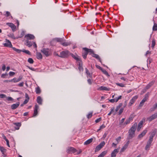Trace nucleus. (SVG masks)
Instances as JSON below:
<instances>
[{
    "label": "nucleus",
    "instance_id": "f257e3e1",
    "mask_svg": "<svg viewBox=\"0 0 157 157\" xmlns=\"http://www.w3.org/2000/svg\"><path fill=\"white\" fill-rule=\"evenodd\" d=\"M137 125L136 123H134L129 130L128 137L127 138L128 140L132 139L134 137Z\"/></svg>",
    "mask_w": 157,
    "mask_h": 157
},
{
    "label": "nucleus",
    "instance_id": "f03ea898",
    "mask_svg": "<svg viewBox=\"0 0 157 157\" xmlns=\"http://www.w3.org/2000/svg\"><path fill=\"white\" fill-rule=\"evenodd\" d=\"M70 56V52L68 51H63L60 53L59 57L66 58Z\"/></svg>",
    "mask_w": 157,
    "mask_h": 157
},
{
    "label": "nucleus",
    "instance_id": "7ed1b4c3",
    "mask_svg": "<svg viewBox=\"0 0 157 157\" xmlns=\"http://www.w3.org/2000/svg\"><path fill=\"white\" fill-rule=\"evenodd\" d=\"M49 50V49L48 48H44L41 50V52L46 57H48L51 55V53Z\"/></svg>",
    "mask_w": 157,
    "mask_h": 157
},
{
    "label": "nucleus",
    "instance_id": "20e7f679",
    "mask_svg": "<svg viewBox=\"0 0 157 157\" xmlns=\"http://www.w3.org/2000/svg\"><path fill=\"white\" fill-rule=\"evenodd\" d=\"M149 93L147 92L145 95V97L143 100L141 101V102L140 103L139 106L140 107L142 106L144 103L147 100L149 97Z\"/></svg>",
    "mask_w": 157,
    "mask_h": 157
},
{
    "label": "nucleus",
    "instance_id": "39448f33",
    "mask_svg": "<svg viewBox=\"0 0 157 157\" xmlns=\"http://www.w3.org/2000/svg\"><path fill=\"white\" fill-rule=\"evenodd\" d=\"M105 143L104 141L101 142L98 145L96 146L95 148V151L96 152L99 151L105 145Z\"/></svg>",
    "mask_w": 157,
    "mask_h": 157
},
{
    "label": "nucleus",
    "instance_id": "423d86ee",
    "mask_svg": "<svg viewBox=\"0 0 157 157\" xmlns=\"http://www.w3.org/2000/svg\"><path fill=\"white\" fill-rule=\"evenodd\" d=\"M77 150L74 148L71 147H68L67 148V152L68 154L71 153H75L77 151Z\"/></svg>",
    "mask_w": 157,
    "mask_h": 157
},
{
    "label": "nucleus",
    "instance_id": "0eeeda50",
    "mask_svg": "<svg viewBox=\"0 0 157 157\" xmlns=\"http://www.w3.org/2000/svg\"><path fill=\"white\" fill-rule=\"evenodd\" d=\"M157 118V113H155L152 114L149 117L147 118V120H148L149 122H151L153 120Z\"/></svg>",
    "mask_w": 157,
    "mask_h": 157
},
{
    "label": "nucleus",
    "instance_id": "6e6552de",
    "mask_svg": "<svg viewBox=\"0 0 157 157\" xmlns=\"http://www.w3.org/2000/svg\"><path fill=\"white\" fill-rule=\"evenodd\" d=\"M82 49L85 51V52L82 53V56L84 59H86V58L87 56L88 53V51H87L88 48H83Z\"/></svg>",
    "mask_w": 157,
    "mask_h": 157
},
{
    "label": "nucleus",
    "instance_id": "1a4fd4ad",
    "mask_svg": "<svg viewBox=\"0 0 157 157\" xmlns=\"http://www.w3.org/2000/svg\"><path fill=\"white\" fill-rule=\"evenodd\" d=\"M25 37L26 38L27 40H33L35 38V37L33 35L30 34H28L25 35Z\"/></svg>",
    "mask_w": 157,
    "mask_h": 157
},
{
    "label": "nucleus",
    "instance_id": "9d476101",
    "mask_svg": "<svg viewBox=\"0 0 157 157\" xmlns=\"http://www.w3.org/2000/svg\"><path fill=\"white\" fill-rule=\"evenodd\" d=\"M6 24L8 26L11 28L13 31L14 32L16 31V27L14 24L11 23H7Z\"/></svg>",
    "mask_w": 157,
    "mask_h": 157
},
{
    "label": "nucleus",
    "instance_id": "9b49d317",
    "mask_svg": "<svg viewBox=\"0 0 157 157\" xmlns=\"http://www.w3.org/2000/svg\"><path fill=\"white\" fill-rule=\"evenodd\" d=\"M54 40H56L58 42H61L63 41V39L60 38H56L53 39L50 42V43L51 45H52V44Z\"/></svg>",
    "mask_w": 157,
    "mask_h": 157
},
{
    "label": "nucleus",
    "instance_id": "f8f14e48",
    "mask_svg": "<svg viewBox=\"0 0 157 157\" xmlns=\"http://www.w3.org/2000/svg\"><path fill=\"white\" fill-rule=\"evenodd\" d=\"M138 96H135L134 97L130 100L129 103L128 105L129 106H131L132 104L138 98Z\"/></svg>",
    "mask_w": 157,
    "mask_h": 157
},
{
    "label": "nucleus",
    "instance_id": "ddd939ff",
    "mask_svg": "<svg viewBox=\"0 0 157 157\" xmlns=\"http://www.w3.org/2000/svg\"><path fill=\"white\" fill-rule=\"evenodd\" d=\"M119 148L114 149L111 153V157H116V154L119 152Z\"/></svg>",
    "mask_w": 157,
    "mask_h": 157
},
{
    "label": "nucleus",
    "instance_id": "4468645a",
    "mask_svg": "<svg viewBox=\"0 0 157 157\" xmlns=\"http://www.w3.org/2000/svg\"><path fill=\"white\" fill-rule=\"evenodd\" d=\"M78 68L80 71H83V69L82 67V60H80L78 61Z\"/></svg>",
    "mask_w": 157,
    "mask_h": 157
},
{
    "label": "nucleus",
    "instance_id": "2eb2a0df",
    "mask_svg": "<svg viewBox=\"0 0 157 157\" xmlns=\"http://www.w3.org/2000/svg\"><path fill=\"white\" fill-rule=\"evenodd\" d=\"M22 78V76H20L19 78L17 79L16 78H14L11 80H10V82H16L20 81Z\"/></svg>",
    "mask_w": 157,
    "mask_h": 157
},
{
    "label": "nucleus",
    "instance_id": "dca6fc26",
    "mask_svg": "<svg viewBox=\"0 0 157 157\" xmlns=\"http://www.w3.org/2000/svg\"><path fill=\"white\" fill-rule=\"evenodd\" d=\"M147 130L146 129L144 130L143 132L139 135L138 136V139H139L142 138L146 133Z\"/></svg>",
    "mask_w": 157,
    "mask_h": 157
},
{
    "label": "nucleus",
    "instance_id": "f3484780",
    "mask_svg": "<svg viewBox=\"0 0 157 157\" xmlns=\"http://www.w3.org/2000/svg\"><path fill=\"white\" fill-rule=\"evenodd\" d=\"M20 105L19 102H17L16 104H14L11 105V108L12 109H15L17 108Z\"/></svg>",
    "mask_w": 157,
    "mask_h": 157
},
{
    "label": "nucleus",
    "instance_id": "a211bd4d",
    "mask_svg": "<svg viewBox=\"0 0 157 157\" xmlns=\"http://www.w3.org/2000/svg\"><path fill=\"white\" fill-rule=\"evenodd\" d=\"M71 55V56L75 60H76L78 62L81 60V59L79 56H78V57H76L74 55L71 53H70V55Z\"/></svg>",
    "mask_w": 157,
    "mask_h": 157
},
{
    "label": "nucleus",
    "instance_id": "6ab92c4d",
    "mask_svg": "<svg viewBox=\"0 0 157 157\" xmlns=\"http://www.w3.org/2000/svg\"><path fill=\"white\" fill-rule=\"evenodd\" d=\"M143 124V121H140V122L139 123L137 129V130L138 132H139L140 130V129L142 127Z\"/></svg>",
    "mask_w": 157,
    "mask_h": 157
},
{
    "label": "nucleus",
    "instance_id": "aec40b11",
    "mask_svg": "<svg viewBox=\"0 0 157 157\" xmlns=\"http://www.w3.org/2000/svg\"><path fill=\"white\" fill-rule=\"evenodd\" d=\"M36 101L37 102L39 105H42V99L40 96H38L37 97Z\"/></svg>",
    "mask_w": 157,
    "mask_h": 157
},
{
    "label": "nucleus",
    "instance_id": "412c9836",
    "mask_svg": "<svg viewBox=\"0 0 157 157\" xmlns=\"http://www.w3.org/2000/svg\"><path fill=\"white\" fill-rule=\"evenodd\" d=\"M98 90H103L106 91H109V88H108L106 87L103 86H101L99 87L98 89Z\"/></svg>",
    "mask_w": 157,
    "mask_h": 157
},
{
    "label": "nucleus",
    "instance_id": "4be33fe9",
    "mask_svg": "<svg viewBox=\"0 0 157 157\" xmlns=\"http://www.w3.org/2000/svg\"><path fill=\"white\" fill-rule=\"evenodd\" d=\"M36 58L39 59H42V56L41 53L40 52H37Z\"/></svg>",
    "mask_w": 157,
    "mask_h": 157
},
{
    "label": "nucleus",
    "instance_id": "5701e85b",
    "mask_svg": "<svg viewBox=\"0 0 157 157\" xmlns=\"http://www.w3.org/2000/svg\"><path fill=\"white\" fill-rule=\"evenodd\" d=\"M92 56L93 57H95L97 59H98L101 63V59L100 58V57L98 55H97L95 53H94L93 54V55H92Z\"/></svg>",
    "mask_w": 157,
    "mask_h": 157
},
{
    "label": "nucleus",
    "instance_id": "b1692460",
    "mask_svg": "<svg viewBox=\"0 0 157 157\" xmlns=\"http://www.w3.org/2000/svg\"><path fill=\"white\" fill-rule=\"evenodd\" d=\"M93 138H90L86 141L84 143V144L85 145H88L89 144H90L93 141Z\"/></svg>",
    "mask_w": 157,
    "mask_h": 157
},
{
    "label": "nucleus",
    "instance_id": "393cba45",
    "mask_svg": "<svg viewBox=\"0 0 157 157\" xmlns=\"http://www.w3.org/2000/svg\"><path fill=\"white\" fill-rule=\"evenodd\" d=\"M154 82H152L149 83L146 86L145 88L147 90L149 89L150 87H151L153 84Z\"/></svg>",
    "mask_w": 157,
    "mask_h": 157
},
{
    "label": "nucleus",
    "instance_id": "a878e982",
    "mask_svg": "<svg viewBox=\"0 0 157 157\" xmlns=\"http://www.w3.org/2000/svg\"><path fill=\"white\" fill-rule=\"evenodd\" d=\"M14 124L16 125L17 127V128H15V129L17 130H18L19 128L20 127L21 125V123L20 122L18 123H13Z\"/></svg>",
    "mask_w": 157,
    "mask_h": 157
},
{
    "label": "nucleus",
    "instance_id": "bb28decb",
    "mask_svg": "<svg viewBox=\"0 0 157 157\" xmlns=\"http://www.w3.org/2000/svg\"><path fill=\"white\" fill-rule=\"evenodd\" d=\"M4 46L6 47H9L10 48H12V45L11 44V42H10V43H5L4 44Z\"/></svg>",
    "mask_w": 157,
    "mask_h": 157
},
{
    "label": "nucleus",
    "instance_id": "cd10ccee",
    "mask_svg": "<svg viewBox=\"0 0 157 157\" xmlns=\"http://www.w3.org/2000/svg\"><path fill=\"white\" fill-rule=\"evenodd\" d=\"M107 153V151H104L101 153L97 157H103Z\"/></svg>",
    "mask_w": 157,
    "mask_h": 157
},
{
    "label": "nucleus",
    "instance_id": "c85d7f7f",
    "mask_svg": "<svg viewBox=\"0 0 157 157\" xmlns=\"http://www.w3.org/2000/svg\"><path fill=\"white\" fill-rule=\"evenodd\" d=\"M26 45L29 47H31L32 45V43L31 42L29 41L28 40H26Z\"/></svg>",
    "mask_w": 157,
    "mask_h": 157
},
{
    "label": "nucleus",
    "instance_id": "c756f323",
    "mask_svg": "<svg viewBox=\"0 0 157 157\" xmlns=\"http://www.w3.org/2000/svg\"><path fill=\"white\" fill-rule=\"evenodd\" d=\"M36 93L37 94H39L40 93L41 90L39 86H38L36 89Z\"/></svg>",
    "mask_w": 157,
    "mask_h": 157
},
{
    "label": "nucleus",
    "instance_id": "7c9ffc66",
    "mask_svg": "<svg viewBox=\"0 0 157 157\" xmlns=\"http://www.w3.org/2000/svg\"><path fill=\"white\" fill-rule=\"evenodd\" d=\"M86 71V73L87 75H88L90 78L92 77V74L91 73H90L89 71L86 68L85 69Z\"/></svg>",
    "mask_w": 157,
    "mask_h": 157
},
{
    "label": "nucleus",
    "instance_id": "2f4dec72",
    "mask_svg": "<svg viewBox=\"0 0 157 157\" xmlns=\"http://www.w3.org/2000/svg\"><path fill=\"white\" fill-rule=\"evenodd\" d=\"M156 132V129H155L154 130V131L151 133L150 136L151 137H152L153 138V137L155 135Z\"/></svg>",
    "mask_w": 157,
    "mask_h": 157
},
{
    "label": "nucleus",
    "instance_id": "473e14b6",
    "mask_svg": "<svg viewBox=\"0 0 157 157\" xmlns=\"http://www.w3.org/2000/svg\"><path fill=\"white\" fill-rule=\"evenodd\" d=\"M12 48L14 51L16 52H17L18 53H20L21 52H22V50L17 49L15 47H12Z\"/></svg>",
    "mask_w": 157,
    "mask_h": 157
},
{
    "label": "nucleus",
    "instance_id": "72a5a7b5",
    "mask_svg": "<svg viewBox=\"0 0 157 157\" xmlns=\"http://www.w3.org/2000/svg\"><path fill=\"white\" fill-rule=\"evenodd\" d=\"M101 71L105 75L108 76H109L108 73V72L105 69L102 68V69L101 70Z\"/></svg>",
    "mask_w": 157,
    "mask_h": 157
},
{
    "label": "nucleus",
    "instance_id": "f704fd0d",
    "mask_svg": "<svg viewBox=\"0 0 157 157\" xmlns=\"http://www.w3.org/2000/svg\"><path fill=\"white\" fill-rule=\"evenodd\" d=\"M122 105V103H120L118 106H117L116 109H115V111L116 112H117L119 109H120V108Z\"/></svg>",
    "mask_w": 157,
    "mask_h": 157
},
{
    "label": "nucleus",
    "instance_id": "c9c22d12",
    "mask_svg": "<svg viewBox=\"0 0 157 157\" xmlns=\"http://www.w3.org/2000/svg\"><path fill=\"white\" fill-rule=\"evenodd\" d=\"M22 52H24V53H25L29 55H31V53L28 50H25V49H23V50H22Z\"/></svg>",
    "mask_w": 157,
    "mask_h": 157
},
{
    "label": "nucleus",
    "instance_id": "e433bc0d",
    "mask_svg": "<svg viewBox=\"0 0 157 157\" xmlns=\"http://www.w3.org/2000/svg\"><path fill=\"white\" fill-rule=\"evenodd\" d=\"M134 113H133L131 114L130 115V117L128 119L130 121L132 120H133V118H134V117L135 116L134 115Z\"/></svg>",
    "mask_w": 157,
    "mask_h": 157
},
{
    "label": "nucleus",
    "instance_id": "4c0bfd02",
    "mask_svg": "<svg viewBox=\"0 0 157 157\" xmlns=\"http://www.w3.org/2000/svg\"><path fill=\"white\" fill-rule=\"evenodd\" d=\"M87 51H88V53H89V54L93 55V54L94 53V52L91 49L88 48Z\"/></svg>",
    "mask_w": 157,
    "mask_h": 157
},
{
    "label": "nucleus",
    "instance_id": "58836bf2",
    "mask_svg": "<svg viewBox=\"0 0 157 157\" xmlns=\"http://www.w3.org/2000/svg\"><path fill=\"white\" fill-rule=\"evenodd\" d=\"M152 29L153 31H156L157 30V24L156 23H154V25L153 26Z\"/></svg>",
    "mask_w": 157,
    "mask_h": 157
},
{
    "label": "nucleus",
    "instance_id": "ea45409f",
    "mask_svg": "<svg viewBox=\"0 0 157 157\" xmlns=\"http://www.w3.org/2000/svg\"><path fill=\"white\" fill-rule=\"evenodd\" d=\"M155 44V39H153L152 41V45L151 47L152 48H154V46Z\"/></svg>",
    "mask_w": 157,
    "mask_h": 157
},
{
    "label": "nucleus",
    "instance_id": "a19ab883",
    "mask_svg": "<svg viewBox=\"0 0 157 157\" xmlns=\"http://www.w3.org/2000/svg\"><path fill=\"white\" fill-rule=\"evenodd\" d=\"M0 150L2 154H4L5 152L6 151V150L3 147H2L0 148Z\"/></svg>",
    "mask_w": 157,
    "mask_h": 157
},
{
    "label": "nucleus",
    "instance_id": "79ce46f5",
    "mask_svg": "<svg viewBox=\"0 0 157 157\" xmlns=\"http://www.w3.org/2000/svg\"><path fill=\"white\" fill-rule=\"evenodd\" d=\"M93 115V112L90 113L87 115V117L88 119H89L91 118Z\"/></svg>",
    "mask_w": 157,
    "mask_h": 157
},
{
    "label": "nucleus",
    "instance_id": "37998d69",
    "mask_svg": "<svg viewBox=\"0 0 157 157\" xmlns=\"http://www.w3.org/2000/svg\"><path fill=\"white\" fill-rule=\"evenodd\" d=\"M28 62L30 64H32L34 62L33 59L31 58H29L28 60Z\"/></svg>",
    "mask_w": 157,
    "mask_h": 157
},
{
    "label": "nucleus",
    "instance_id": "c03bdc74",
    "mask_svg": "<svg viewBox=\"0 0 157 157\" xmlns=\"http://www.w3.org/2000/svg\"><path fill=\"white\" fill-rule=\"evenodd\" d=\"M123 110H124V108H121L119 111V112L118 113H119L118 114L119 115H121L123 113Z\"/></svg>",
    "mask_w": 157,
    "mask_h": 157
},
{
    "label": "nucleus",
    "instance_id": "a18cd8bd",
    "mask_svg": "<svg viewBox=\"0 0 157 157\" xmlns=\"http://www.w3.org/2000/svg\"><path fill=\"white\" fill-rule=\"evenodd\" d=\"M127 148L126 147H125L124 146L122 148H121V151H120V152L122 153L124 151L125 149Z\"/></svg>",
    "mask_w": 157,
    "mask_h": 157
},
{
    "label": "nucleus",
    "instance_id": "49530a36",
    "mask_svg": "<svg viewBox=\"0 0 157 157\" xmlns=\"http://www.w3.org/2000/svg\"><path fill=\"white\" fill-rule=\"evenodd\" d=\"M38 114V111L36 109H34V113L33 117H35Z\"/></svg>",
    "mask_w": 157,
    "mask_h": 157
},
{
    "label": "nucleus",
    "instance_id": "de8ad7c7",
    "mask_svg": "<svg viewBox=\"0 0 157 157\" xmlns=\"http://www.w3.org/2000/svg\"><path fill=\"white\" fill-rule=\"evenodd\" d=\"M116 84L117 86L121 87H123L124 86V85L122 83H116Z\"/></svg>",
    "mask_w": 157,
    "mask_h": 157
},
{
    "label": "nucleus",
    "instance_id": "09e8293b",
    "mask_svg": "<svg viewBox=\"0 0 157 157\" xmlns=\"http://www.w3.org/2000/svg\"><path fill=\"white\" fill-rule=\"evenodd\" d=\"M150 145L147 144V145L145 147V150H148L149 149L148 148L150 147Z\"/></svg>",
    "mask_w": 157,
    "mask_h": 157
},
{
    "label": "nucleus",
    "instance_id": "8fccbe9b",
    "mask_svg": "<svg viewBox=\"0 0 157 157\" xmlns=\"http://www.w3.org/2000/svg\"><path fill=\"white\" fill-rule=\"evenodd\" d=\"M101 120V117H100L99 118L97 119V120H96L95 121V122L96 123H97L100 121Z\"/></svg>",
    "mask_w": 157,
    "mask_h": 157
},
{
    "label": "nucleus",
    "instance_id": "3c124183",
    "mask_svg": "<svg viewBox=\"0 0 157 157\" xmlns=\"http://www.w3.org/2000/svg\"><path fill=\"white\" fill-rule=\"evenodd\" d=\"M62 44L64 46H66L70 44L67 42H64Z\"/></svg>",
    "mask_w": 157,
    "mask_h": 157
},
{
    "label": "nucleus",
    "instance_id": "603ef678",
    "mask_svg": "<svg viewBox=\"0 0 157 157\" xmlns=\"http://www.w3.org/2000/svg\"><path fill=\"white\" fill-rule=\"evenodd\" d=\"M156 108L155 107L154 105L153 107L151 108L150 109V111L151 112L153 111Z\"/></svg>",
    "mask_w": 157,
    "mask_h": 157
},
{
    "label": "nucleus",
    "instance_id": "864d4df0",
    "mask_svg": "<svg viewBox=\"0 0 157 157\" xmlns=\"http://www.w3.org/2000/svg\"><path fill=\"white\" fill-rule=\"evenodd\" d=\"M8 75V74L7 73H6L5 74H3L1 75V77L2 78H5L6 76H7Z\"/></svg>",
    "mask_w": 157,
    "mask_h": 157
},
{
    "label": "nucleus",
    "instance_id": "5fc2aeb1",
    "mask_svg": "<svg viewBox=\"0 0 157 157\" xmlns=\"http://www.w3.org/2000/svg\"><path fill=\"white\" fill-rule=\"evenodd\" d=\"M121 139V136H119L116 139V140L117 141V143L120 141Z\"/></svg>",
    "mask_w": 157,
    "mask_h": 157
},
{
    "label": "nucleus",
    "instance_id": "6e6d98bb",
    "mask_svg": "<svg viewBox=\"0 0 157 157\" xmlns=\"http://www.w3.org/2000/svg\"><path fill=\"white\" fill-rule=\"evenodd\" d=\"M114 107H113L112 109H111V111L108 114V115L110 116L111 113H112V112L114 111Z\"/></svg>",
    "mask_w": 157,
    "mask_h": 157
},
{
    "label": "nucleus",
    "instance_id": "4d7b16f0",
    "mask_svg": "<svg viewBox=\"0 0 157 157\" xmlns=\"http://www.w3.org/2000/svg\"><path fill=\"white\" fill-rule=\"evenodd\" d=\"M24 84V82H22L21 83H20L19 84H18V86L20 87H22L23 86Z\"/></svg>",
    "mask_w": 157,
    "mask_h": 157
},
{
    "label": "nucleus",
    "instance_id": "13d9d810",
    "mask_svg": "<svg viewBox=\"0 0 157 157\" xmlns=\"http://www.w3.org/2000/svg\"><path fill=\"white\" fill-rule=\"evenodd\" d=\"M15 73L14 72L10 71L9 73V75L10 76H12L14 75Z\"/></svg>",
    "mask_w": 157,
    "mask_h": 157
},
{
    "label": "nucleus",
    "instance_id": "bf43d9fd",
    "mask_svg": "<svg viewBox=\"0 0 157 157\" xmlns=\"http://www.w3.org/2000/svg\"><path fill=\"white\" fill-rule=\"evenodd\" d=\"M6 97V95L5 94H0V98H4Z\"/></svg>",
    "mask_w": 157,
    "mask_h": 157
},
{
    "label": "nucleus",
    "instance_id": "052dcab7",
    "mask_svg": "<svg viewBox=\"0 0 157 157\" xmlns=\"http://www.w3.org/2000/svg\"><path fill=\"white\" fill-rule=\"evenodd\" d=\"M131 121H130L128 119H127L124 122V124H127L130 123Z\"/></svg>",
    "mask_w": 157,
    "mask_h": 157
},
{
    "label": "nucleus",
    "instance_id": "680f3d73",
    "mask_svg": "<svg viewBox=\"0 0 157 157\" xmlns=\"http://www.w3.org/2000/svg\"><path fill=\"white\" fill-rule=\"evenodd\" d=\"M129 143V140H128L127 141V142L124 145V146L126 147L127 148L128 147V144Z\"/></svg>",
    "mask_w": 157,
    "mask_h": 157
},
{
    "label": "nucleus",
    "instance_id": "e2e57ef3",
    "mask_svg": "<svg viewBox=\"0 0 157 157\" xmlns=\"http://www.w3.org/2000/svg\"><path fill=\"white\" fill-rule=\"evenodd\" d=\"M129 143V140H128L127 141V142L124 145V146L126 147L127 148L128 147V144Z\"/></svg>",
    "mask_w": 157,
    "mask_h": 157
},
{
    "label": "nucleus",
    "instance_id": "0e129e2a",
    "mask_svg": "<svg viewBox=\"0 0 157 157\" xmlns=\"http://www.w3.org/2000/svg\"><path fill=\"white\" fill-rule=\"evenodd\" d=\"M129 143V140H128L127 141V142L124 145V146L126 147L127 148L128 147V144Z\"/></svg>",
    "mask_w": 157,
    "mask_h": 157
},
{
    "label": "nucleus",
    "instance_id": "69168bd1",
    "mask_svg": "<svg viewBox=\"0 0 157 157\" xmlns=\"http://www.w3.org/2000/svg\"><path fill=\"white\" fill-rule=\"evenodd\" d=\"M129 143V140H128L127 141V142L124 145V146L126 147L127 148L128 147V144Z\"/></svg>",
    "mask_w": 157,
    "mask_h": 157
},
{
    "label": "nucleus",
    "instance_id": "338daca9",
    "mask_svg": "<svg viewBox=\"0 0 157 157\" xmlns=\"http://www.w3.org/2000/svg\"><path fill=\"white\" fill-rule=\"evenodd\" d=\"M27 67L29 69H30V70L33 71H36L35 69L34 68H33L32 67H29V66H27Z\"/></svg>",
    "mask_w": 157,
    "mask_h": 157
},
{
    "label": "nucleus",
    "instance_id": "774afa93",
    "mask_svg": "<svg viewBox=\"0 0 157 157\" xmlns=\"http://www.w3.org/2000/svg\"><path fill=\"white\" fill-rule=\"evenodd\" d=\"M6 16L7 17H9L10 15V13L8 11H6Z\"/></svg>",
    "mask_w": 157,
    "mask_h": 157
}]
</instances>
